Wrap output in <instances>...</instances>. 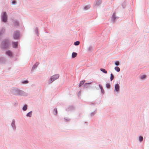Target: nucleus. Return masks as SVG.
<instances>
[{"label": "nucleus", "mask_w": 149, "mask_h": 149, "mask_svg": "<svg viewBox=\"0 0 149 149\" xmlns=\"http://www.w3.org/2000/svg\"><path fill=\"white\" fill-rule=\"evenodd\" d=\"M100 1H96V3H95V6H98L100 4Z\"/></svg>", "instance_id": "9d476101"}, {"label": "nucleus", "mask_w": 149, "mask_h": 149, "mask_svg": "<svg viewBox=\"0 0 149 149\" xmlns=\"http://www.w3.org/2000/svg\"><path fill=\"white\" fill-rule=\"evenodd\" d=\"M91 83H86L84 85V87H87V85L88 84H90Z\"/></svg>", "instance_id": "393cba45"}, {"label": "nucleus", "mask_w": 149, "mask_h": 149, "mask_svg": "<svg viewBox=\"0 0 149 149\" xmlns=\"http://www.w3.org/2000/svg\"><path fill=\"white\" fill-rule=\"evenodd\" d=\"M115 88L116 92H118L119 91V86L118 84L115 85Z\"/></svg>", "instance_id": "39448f33"}, {"label": "nucleus", "mask_w": 149, "mask_h": 149, "mask_svg": "<svg viewBox=\"0 0 149 149\" xmlns=\"http://www.w3.org/2000/svg\"><path fill=\"white\" fill-rule=\"evenodd\" d=\"M38 64V63H36L35 65H34L32 69H34Z\"/></svg>", "instance_id": "6ab92c4d"}, {"label": "nucleus", "mask_w": 149, "mask_h": 149, "mask_svg": "<svg viewBox=\"0 0 149 149\" xmlns=\"http://www.w3.org/2000/svg\"><path fill=\"white\" fill-rule=\"evenodd\" d=\"M77 54L76 53L73 52L72 54V58L75 57L77 56Z\"/></svg>", "instance_id": "0eeeda50"}, {"label": "nucleus", "mask_w": 149, "mask_h": 149, "mask_svg": "<svg viewBox=\"0 0 149 149\" xmlns=\"http://www.w3.org/2000/svg\"><path fill=\"white\" fill-rule=\"evenodd\" d=\"M15 3V1H13L12 3L13 4H14Z\"/></svg>", "instance_id": "cd10ccee"}, {"label": "nucleus", "mask_w": 149, "mask_h": 149, "mask_svg": "<svg viewBox=\"0 0 149 149\" xmlns=\"http://www.w3.org/2000/svg\"><path fill=\"white\" fill-rule=\"evenodd\" d=\"M99 86L101 90H102L103 89L102 87L100 85H99Z\"/></svg>", "instance_id": "a878e982"}, {"label": "nucleus", "mask_w": 149, "mask_h": 149, "mask_svg": "<svg viewBox=\"0 0 149 149\" xmlns=\"http://www.w3.org/2000/svg\"><path fill=\"white\" fill-rule=\"evenodd\" d=\"M114 69L115 70L118 72H119L120 70V68L118 67H116Z\"/></svg>", "instance_id": "f8f14e48"}, {"label": "nucleus", "mask_w": 149, "mask_h": 149, "mask_svg": "<svg viewBox=\"0 0 149 149\" xmlns=\"http://www.w3.org/2000/svg\"><path fill=\"white\" fill-rule=\"evenodd\" d=\"M85 80H83L82 81H81L80 82V83H79V86L80 87L81 85H83L85 83Z\"/></svg>", "instance_id": "1a4fd4ad"}, {"label": "nucleus", "mask_w": 149, "mask_h": 149, "mask_svg": "<svg viewBox=\"0 0 149 149\" xmlns=\"http://www.w3.org/2000/svg\"><path fill=\"white\" fill-rule=\"evenodd\" d=\"M13 47L14 48H16L17 46V42H13Z\"/></svg>", "instance_id": "423d86ee"}, {"label": "nucleus", "mask_w": 149, "mask_h": 149, "mask_svg": "<svg viewBox=\"0 0 149 149\" xmlns=\"http://www.w3.org/2000/svg\"><path fill=\"white\" fill-rule=\"evenodd\" d=\"M28 83V81L27 80L24 81L22 82L23 84H26Z\"/></svg>", "instance_id": "5701e85b"}, {"label": "nucleus", "mask_w": 149, "mask_h": 149, "mask_svg": "<svg viewBox=\"0 0 149 149\" xmlns=\"http://www.w3.org/2000/svg\"><path fill=\"white\" fill-rule=\"evenodd\" d=\"M115 64L116 65H119V62L118 61H116L115 63Z\"/></svg>", "instance_id": "4be33fe9"}, {"label": "nucleus", "mask_w": 149, "mask_h": 149, "mask_svg": "<svg viewBox=\"0 0 149 149\" xmlns=\"http://www.w3.org/2000/svg\"><path fill=\"white\" fill-rule=\"evenodd\" d=\"M112 18L113 19H115V14H113V16L112 17Z\"/></svg>", "instance_id": "b1692460"}, {"label": "nucleus", "mask_w": 149, "mask_h": 149, "mask_svg": "<svg viewBox=\"0 0 149 149\" xmlns=\"http://www.w3.org/2000/svg\"><path fill=\"white\" fill-rule=\"evenodd\" d=\"M101 91L102 93H104V91L103 89L102 90H101Z\"/></svg>", "instance_id": "c85d7f7f"}, {"label": "nucleus", "mask_w": 149, "mask_h": 149, "mask_svg": "<svg viewBox=\"0 0 149 149\" xmlns=\"http://www.w3.org/2000/svg\"><path fill=\"white\" fill-rule=\"evenodd\" d=\"M54 111H55V112L56 114H57V109H56V108H55V109H54Z\"/></svg>", "instance_id": "bb28decb"}, {"label": "nucleus", "mask_w": 149, "mask_h": 149, "mask_svg": "<svg viewBox=\"0 0 149 149\" xmlns=\"http://www.w3.org/2000/svg\"><path fill=\"white\" fill-rule=\"evenodd\" d=\"M100 70L102 72H103L105 73V74H106L107 73V71H106L104 69H103V68H101L100 69Z\"/></svg>", "instance_id": "9b49d317"}, {"label": "nucleus", "mask_w": 149, "mask_h": 149, "mask_svg": "<svg viewBox=\"0 0 149 149\" xmlns=\"http://www.w3.org/2000/svg\"><path fill=\"white\" fill-rule=\"evenodd\" d=\"M79 41H76L74 43V45H79Z\"/></svg>", "instance_id": "f3484780"}, {"label": "nucleus", "mask_w": 149, "mask_h": 149, "mask_svg": "<svg viewBox=\"0 0 149 149\" xmlns=\"http://www.w3.org/2000/svg\"><path fill=\"white\" fill-rule=\"evenodd\" d=\"M59 75L58 74H55L51 76L50 78V81H49V83L50 84L58 79L59 78Z\"/></svg>", "instance_id": "f257e3e1"}, {"label": "nucleus", "mask_w": 149, "mask_h": 149, "mask_svg": "<svg viewBox=\"0 0 149 149\" xmlns=\"http://www.w3.org/2000/svg\"><path fill=\"white\" fill-rule=\"evenodd\" d=\"M90 8V6L89 5L87 6H86L84 8V9L85 10H87L89 8Z\"/></svg>", "instance_id": "dca6fc26"}, {"label": "nucleus", "mask_w": 149, "mask_h": 149, "mask_svg": "<svg viewBox=\"0 0 149 149\" xmlns=\"http://www.w3.org/2000/svg\"><path fill=\"white\" fill-rule=\"evenodd\" d=\"M8 45V43H6L5 42H3L2 44V46L4 48H6Z\"/></svg>", "instance_id": "20e7f679"}, {"label": "nucleus", "mask_w": 149, "mask_h": 149, "mask_svg": "<svg viewBox=\"0 0 149 149\" xmlns=\"http://www.w3.org/2000/svg\"><path fill=\"white\" fill-rule=\"evenodd\" d=\"M27 107V106L26 105H25L23 108V110L24 111H25L26 110Z\"/></svg>", "instance_id": "4468645a"}, {"label": "nucleus", "mask_w": 149, "mask_h": 149, "mask_svg": "<svg viewBox=\"0 0 149 149\" xmlns=\"http://www.w3.org/2000/svg\"><path fill=\"white\" fill-rule=\"evenodd\" d=\"M19 33L18 31H16L13 35V38L14 39H16L18 38L19 36Z\"/></svg>", "instance_id": "f03ea898"}, {"label": "nucleus", "mask_w": 149, "mask_h": 149, "mask_svg": "<svg viewBox=\"0 0 149 149\" xmlns=\"http://www.w3.org/2000/svg\"><path fill=\"white\" fill-rule=\"evenodd\" d=\"M32 112L31 111L28 113L26 115V116L27 117H31V116Z\"/></svg>", "instance_id": "ddd939ff"}, {"label": "nucleus", "mask_w": 149, "mask_h": 149, "mask_svg": "<svg viewBox=\"0 0 149 149\" xmlns=\"http://www.w3.org/2000/svg\"><path fill=\"white\" fill-rule=\"evenodd\" d=\"M146 77V75H144L142 76H141V79H144Z\"/></svg>", "instance_id": "aec40b11"}, {"label": "nucleus", "mask_w": 149, "mask_h": 149, "mask_svg": "<svg viewBox=\"0 0 149 149\" xmlns=\"http://www.w3.org/2000/svg\"><path fill=\"white\" fill-rule=\"evenodd\" d=\"M143 140V137L141 136H140L139 137V141L140 142H141Z\"/></svg>", "instance_id": "a211bd4d"}, {"label": "nucleus", "mask_w": 149, "mask_h": 149, "mask_svg": "<svg viewBox=\"0 0 149 149\" xmlns=\"http://www.w3.org/2000/svg\"><path fill=\"white\" fill-rule=\"evenodd\" d=\"M114 76L113 75L111 74V77H110V80L111 81H112L114 79Z\"/></svg>", "instance_id": "2eb2a0df"}, {"label": "nucleus", "mask_w": 149, "mask_h": 149, "mask_svg": "<svg viewBox=\"0 0 149 149\" xmlns=\"http://www.w3.org/2000/svg\"><path fill=\"white\" fill-rule=\"evenodd\" d=\"M6 54L10 56H12V53L10 51H8L6 52Z\"/></svg>", "instance_id": "6e6552de"}, {"label": "nucleus", "mask_w": 149, "mask_h": 149, "mask_svg": "<svg viewBox=\"0 0 149 149\" xmlns=\"http://www.w3.org/2000/svg\"><path fill=\"white\" fill-rule=\"evenodd\" d=\"M106 87L108 88H109L110 87V85L109 84H107L106 85Z\"/></svg>", "instance_id": "412c9836"}, {"label": "nucleus", "mask_w": 149, "mask_h": 149, "mask_svg": "<svg viewBox=\"0 0 149 149\" xmlns=\"http://www.w3.org/2000/svg\"><path fill=\"white\" fill-rule=\"evenodd\" d=\"M7 14L6 12L3 13V16L2 20L4 22H6L7 21Z\"/></svg>", "instance_id": "7ed1b4c3"}]
</instances>
